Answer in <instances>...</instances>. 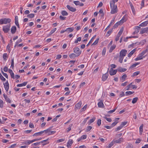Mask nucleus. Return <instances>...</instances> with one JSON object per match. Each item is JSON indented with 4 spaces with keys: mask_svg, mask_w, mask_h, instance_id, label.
<instances>
[{
    "mask_svg": "<svg viewBox=\"0 0 148 148\" xmlns=\"http://www.w3.org/2000/svg\"><path fill=\"white\" fill-rule=\"evenodd\" d=\"M11 19L9 18H4L0 19V24H6L9 23L11 22Z\"/></svg>",
    "mask_w": 148,
    "mask_h": 148,
    "instance_id": "obj_1",
    "label": "nucleus"
},
{
    "mask_svg": "<svg viewBox=\"0 0 148 148\" xmlns=\"http://www.w3.org/2000/svg\"><path fill=\"white\" fill-rule=\"evenodd\" d=\"M11 25L10 24L4 26L3 27V30L5 33L8 32L10 29Z\"/></svg>",
    "mask_w": 148,
    "mask_h": 148,
    "instance_id": "obj_2",
    "label": "nucleus"
},
{
    "mask_svg": "<svg viewBox=\"0 0 148 148\" xmlns=\"http://www.w3.org/2000/svg\"><path fill=\"white\" fill-rule=\"evenodd\" d=\"M50 130L51 128H49L46 130H44V133H45V134H47L48 135H51L56 132L55 131H51Z\"/></svg>",
    "mask_w": 148,
    "mask_h": 148,
    "instance_id": "obj_3",
    "label": "nucleus"
},
{
    "mask_svg": "<svg viewBox=\"0 0 148 148\" xmlns=\"http://www.w3.org/2000/svg\"><path fill=\"white\" fill-rule=\"evenodd\" d=\"M74 52L76 53L78 56H79L81 53V51L79 48L77 47L73 48Z\"/></svg>",
    "mask_w": 148,
    "mask_h": 148,
    "instance_id": "obj_4",
    "label": "nucleus"
},
{
    "mask_svg": "<svg viewBox=\"0 0 148 148\" xmlns=\"http://www.w3.org/2000/svg\"><path fill=\"white\" fill-rule=\"evenodd\" d=\"M110 8L111 9L110 13L111 14H113L117 12L118 10L117 6H115L114 7H113Z\"/></svg>",
    "mask_w": 148,
    "mask_h": 148,
    "instance_id": "obj_5",
    "label": "nucleus"
},
{
    "mask_svg": "<svg viewBox=\"0 0 148 148\" xmlns=\"http://www.w3.org/2000/svg\"><path fill=\"white\" fill-rule=\"evenodd\" d=\"M127 51L125 49L122 50L119 53V56L124 57L127 53Z\"/></svg>",
    "mask_w": 148,
    "mask_h": 148,
    "instance_id": "obj_6",
    "label": "nucleus"
},
{
    "mask_svg": "<svg viewBox=\"0 0 148 148\" xmlns=\"http://www.w3.org/2000/svg\"><path fill=\"white\" fill-rule=\"evenodd\" d=\"M117 71V69L113 70L112 68H111L109 70V72L111 75H113L116 73Z\"/></svg>",
    "mask_w": 148,
    "mask_h": 148,
    "instance_id": "obj_7",
    "label": "nucleus"
},
{
    "mask_svg": "<svg viewBox=\"0 0 148 148\" xmlns=\"http://www.w3.org/2000/svg\"><path fill=\"white\" fill-rule=\"evenodd\" d=\"M127 16L125 15L123 17L122 19L119 22L120 24L122 25L124 22H125L127 20Z\"/></svg>",
    "mask_w": 148,
    "mask_h": 148,
    "instance_id": "obj_8",
    "label": "nucleus"
},
{
    "mask_svg": "<svg viewBox=\"0 0 148 148\" xmlns=\"http://www.w3.org/2000/svg\"><path fill=\"white\" fill-rule=\"evenodd\" d=\"M3 85L5 90L7 92L8 90L9 87V85L8 81H7L5 83H4Z\"/></svg>",
    "mask_w": 148,
    "mask_h": 148,
    "instance_id": "obj_9",
    "label": "nucleus"
},
{
    "mask_svg": "<svg viewBox=\"0 0 148 148\" xmlns=\"http://www.w3.org/2000/svg\"><path fill=\"white\" fill-rule=\"evenodd\" d=\"M118 0H112V1H110V8H112L113 7H114L115 6H117L116 5H115V2H117Z\"/></svg>",
    "mask_w": 148,
    "mask_h": 148,
    "instance_id": "obj_10",
    "label": "nucleus"
},
{
    "mask_svg": "<svg viewBox=\"0 0 148 148\" xmlns=\"http://www.w3.org/2000/svg\"><path fill=\"white\" fill-rule=\"evenodd\" d=\"M148 32V27H146L145 28L142 29L140 31V33L141 34H143L147 32Z\"/></svg>",
    "mask_w": 148,
    "mask_h": 148,
    "instance_id": "obj_11",
    "label": "nucleus"
},
{
    "mask_svg": "<svg viewBox=\"0 0 148 148\" xmlns=\"http://www.w3.org/2000/svg\"><path fill=\"white\" fill-rule=\"evenodd\" d=\"M67 8L70 11L74 12L76 11V9L73 7L70 6L69 5H67L66 6Z\"/></svg>",
    "mask_w": 148,
    "mask_h": 148,
    "instance_id": "obj_12",
    "label": "nucleus"
},
{
    "mask_svg": "<svg viewBox=\"0 0 148 148\" xmlns=\"http://www.w3.org/2000/svg\"><path fill=\"white\" fill-rule=\"evenodd\" d=\"M146 56V55H145L144 56H143V57L142 56H141L140 55V54L138 55V56L136 58H135V61H138V60H141V59H143V58H145Z\"/></svg>",
    "mask_w": 148,
    "mask_h": 148,
    "instance_id": "obj_13",
    "label": "nucleus"
},
{
    "mask_svg": "<svg viewBox=\"0 0 148 148\" xmlns=\"http://www.w3.org/2000/svg\"><path fill=\"white\" fill-rule=\"evenodd\" d=\"M11 33L12 34H14L16 31V26H13L11 28Z\"/></svg>",
    "mask_w": 148,
    "mask_h": 148,
    "instance_id": "obj_14",
    "label": "nucleus"
},
{
    "mask_svg": "<svg viewBox=\"0 0 148 148\" xmlns=\"http://www.w3.org/2000/svg\"><path fill=\"white\" fill-rule=\"evenodd\" d=\"M140 29V27L139 26H136V27L135 31L133 33V34H135L138 33Z\"/></svg>",
    "mask_w": 148,
    "mask_h": 148,
    "instance_id": "obj_15",
    "label": "nucleus"
},
{
    "mask_svg": "<svg viewBox=\"0 0 148 148\" xmlns=\"http://www.w3.org/2000/svg\"><path fill=\"white\" fill-rule=\"evenodd\" d=\"M117 71L120 72H123L127 70V69L123 68L121 67H119L117 69Z\"/></svg>",
    "mask_w": 148,
    "mask_h": 148,
    "instance_id": "obj_16",
    "label": "nucleus"
},
{
    "mask_svg": "<svg viewBox=\"0 0 148 148\" xmlns=\"http://www.w3.org/2000/svg\"><path fill=\"white\" fill-rule=\"evenodd\" d=\"M148 24V20L145 21L139 25L141 27L146 26Z\"/></svg>",
    "mask_w": 148,
    "mask_h": 148,
    "instance_id": "obj_17",
    "label": "nucleus"
},
{
    "mask_svg": "<svg viewBox=\"0 0 148 148\" xmlns=\"http://www.w3.org/2000/svg\"><path fill=\"white\" fill-rule=\"evenodd\" d=\"M127 77V76L126 74H124L120 78L121 81L122 82H124L125 80Z\"/></svg>",
    "mask_w": 148,
    "mask_h": 148,
    "instance_id": "obj_18",
    "label": "nucleus"
},
{
    "mask_svg": "<svg viewBox=\"0 0 148 148\" xmlns=\"http://www.w3.org/2000/svg\"><path fill=\"white\" fill-rule=\"evenodd\" d=\"M82 104V102L81 101L79 102L75 105V107L77 109H79L80 108Z\"/></svg>",
    "mask_w": 148,
    "mask_h": 148,
    "instance_id": "obj_19",
    "label": "nucleus"
},
{
    "mask_svg": "<svg viewBox=\"0 0 148 148\" xmlns=\"http://www.w3.org/2000/svg\"><path fill=\"white\" fill-rule=\"evenodd\" d=\"M98 106L99 108H103L104 106V104L102 101H100L98 103Z\"/></svg>",
    "mask_w": 148,
    "mask_h": 148,
    "instance_id": "obj_20",
    "label": "nucleus"
},
{
    "mask_svg": "<svg viewBox=\"0 0 148 148\" xmlns=\"http://www.w3.org/2000/svg\"><path fill=\"white\" fill-rule=\"evenodd\" d=\"M114 20H112L110 23L109 24V25L107 26V27L104 30V32H106V31L109 29L110 26L112 25L113 23L114 22Z\"/></svg>",
    "mask_w": 148,
    "mask_h": 148,
    "instance_id": "obj_21",
    "label": "nucleus"
},
{
    "mask_svg": "<svg viewBox=\"0 0 148 148\" xmlns=\"http://www.w3.org/2000/svg\"><path fill=\"white\" fill-rule=\"evenodd\" d=\"M43 133H44V130L43 131H41L40 132H37V133H34L33 135V136H38L40 135H41Z\"/></svg>",
    "mask_w": 148,
    "mask_h": 148,
    "instance_id": "obj_22",
    "label": "nucleus"
},
{
    "mask_svg": "<svg viewBox=\"0 0 148 148\" xmlns=\"http://www.w3.org/2000/svg\"><path fill=\"white\" fill-rule=\"evenodd\" d=\"M27 82H25L22 84H19L17 85L16 86L18 87H21L24 86L27 84Z\"/></svg>",
    "mask_w": 148,
    "mask_h": 148,
    "instance_id": "obj_23",
    "label": "nucleus"
},
{
    "mask_svg": "<svg viewBox=\"0 0 148 148\" xmlns=\"http://www.w3.org/2000/svg\"><path fill=\"white\" fill-rule=\"evenodd\" d=\"M136 51V49H134L132 50L128 55V57L129 58Z\"/></svg>",
    "mask_w": 148,
    "mask_h": 148,
    "instance_id": "obj_24",
    "label": "nucleus"
},
{
    "mask_svg": "<svg viewBox=\"0 0 148 148\" xmlns=\"http://www.w3.org/2000/svg\"><path fill=\"white\" fill-rule=\"evenodd\" d=\"M73 143V141L72 140L70 139L68 141L67 143V146L69 147V146H71L72 144Z\"/></svg>",
    "mask_w": 148,
    "mask_h": 148,
    "instance_id": "obj_25",
    "label": "nucleus"
},
{
    "mask_svg": "<svg viewBox=\"0 0 148 148\" xmlns=\"http://www.w3.org/2000/svg\"><path fill=\"white\" fill-rule=\"evenodd\" d=\"M123 141V138H120L118 140H114L115 143H120Z\"/></svg>",
    "mask_w": 148,
    "mask_h": 148,
    "instance_id": "obj_26",
    "label": "nucleus"
},
{
    "mask_svg": "<svg viewBox=\"0 0 148 148\" xmlns=\"http://www.w3.org/2000/svg\"><path fill=\"white\" fill-rule=\"evenodd\" d=\"M96 35H95L91 39L90 41L89 42V43L86 45V46L87 47H88V46H89V45H90V44L94 40V39L95 38H96Z\"/></svg>",
    "mask_w": 148,
    "mask_h": 148,
    "instance_id": "obj_27",
    "label": "nucleus"
},
{
    "mask_svg": "<svg viewBox=\"0 0 148 148\" xmlns=\"http://www.w3.org/2000/svg\"><path fill=\"white\" fill-rule=\"evenodd\" d=\"M69 56L70 58L74 59L76 57H77L78 56H77V55L74 53H73L69 55Z\"/></svg>",
    "mask_w": 148,
    "mask_h": 148,
    "instance_id": "obj_28",
    "label": "nucleus"
},
{
    "mask_svg": "<svg viewBox=\"0 0 148 148\" xmlns=\"http://www.w3.org/2000/svg\"><path fill=\"white\" fill-rule=\"evenodd\" d=\"M121 24H120V23L119 22V21L117 22L113 26V28L112 29H115L119 25H121Z\"/></svg>",
    "mask_w": 148,
    "mask_h": 148,
    "instance_id": "obj_29",
    "label": "nucleus"
},
{
    "mask_svg": "<svg viewBox=\"0 0 148 148\" xmlns=\"http://www.w3.org/2000/svg\"><path fill=\"white\" fill-rule=\"evenodd\" d=\"M73 30V27H69L66 29V32H68L69 33L72 32Z\"/></svg>",
    "mask_w": 148,
    "mask_h": 148,
    "instance_id": "obj_30",
    "label": "nucleus"
},
{
    "mask_svg": "<svg viewBox=\"0 0 148 148\" xmlns=\"http://www.w3.org/2000/svg\"><path fill=\"white\" fill-rule=\"evenodd\" d=\"M116 47V46L115 45H113L110 47V49L109 51L110 53H111L112 52L113 50Z\"/></svg>",
    "mask_w": 148,
    "mask_h": 148,
    "instance_id": "obj_31",
    "label": "nucleus"
},
{
    "mask_svg": "<svg viewBox=\"0 0 148 148\" xmlns=\"http://www.w3.org/2000/svg\"><path fill=\"white\" fill-rule=\"evenodd\" d=\"M143 125L142 124L139 127V131L140 134V135L142 134V133L143 131Z\"/></svg>",
    "mask_w": 148,
    "mask_h": 148,
    "instance_id": "obj_32",
    "label": "nucleus"
},
{
    "mask_svg": "<svg viewBox=\"0 0 148 148\" xmlns=\"http://www.w3.org/2000/svg\"><path fill=\"white\" fill-rule=\"evenodd\" d=\"M108 75L107 74H103L102 76V80L103 81L106 80L108 78Z\"/></svg>",
    "mask_w": 148,
    "mask_h": 148,
    "instance_id": "obj_33",
    "label": "nucleus"
},
{
    "mask_svg": "<svg viewBox=\"0 0 148 148\" xmlns=\"http://www.w3.org/2000/svg\"><path fill=\"white\" fill-rule=\"evenodd\" d=\"M3 57L5 60H6L8 58V55L7 53H4L3 56Z\"/></svg>",
    "mask_w": 148,
    "mask_h": 148,
    "instance_id": "obj_34",
    "label": "nucleus"
},
{
    "mask_svg": "<svg viewBox=\"0 0 148 148\" xmlns=\"http://www.w3.org/2000/svg\"><path fill=\"white\" fill-rule=\"evenodd\" d=\"M95 119L96 118L95 117H93L92 119H90L88 122V125H90L93 123L95 121Z\"/></svg>",
    "mask_w": 148,
    "mask_h": 148,
    "instance_id": "obj_35",
    "label": "nucleus"
},
{
    "mask_svg": "<svg viewBox=\"0 0 148 148\" xmlns=\"http://www.w3.org/2000/svg\"><path fill=\"white\" fill-rule=\"evenodd\" d=\"M61 14L63 16H67L68 14L67 12L64 10H63L62 11Z\"/></svg>",
    "mask_w": 148,
    "mask_h": 148,
    "instance_id": "obj_36",
    "label": "nucleus"
},
{
    "mask_svg": "<svg viewBox=\"0 0 148 148\" xmlns=\"http://www.w3.org/2000/svg\"><path fill=\"white\" fill-rule=\"evenodd\" d=\"M138 99V98L137 97H136L134 98L132 101V103L133 104L135 103L137 101Z\"/></svg>",
    "mask_w": 148,
    "mask_h": 148,
    "instance_id": "obj_37",
    "label": "nucleus"
},
{
    "mask_svg": "<svg viewBox=\"0 0 148 148\" xmlns=\"http://www.w3.org/2000/svg\"><path fill=\"white\" fill-rule=\"evenodd\" d=\"M134 93V92H132L130 91H128L125 92V95H131Z\"/></svg>",
    "mask_w": 148,
    "mask_h": 148,
    "instance_id": "obj_38",
    "label": "nucleus"
},
{
    "mask_svg": "<svg viewBox=\"0 0 148 148\" xmlns=\"http://www.w3.org/2000/svg\"><path fill=\"white\" fill-rule=\"evenodd\" d=\"M123 31V27H122V28H121L119 32V33H118V34H117L121 36V35L122 34Z\"/></svg>",
    "mask_w": 148,
    "mask_h": 148,
    "instance_id": "obj_39",
    "label": "nucleus"
},
{
    "mask_svg": "<svg viewBox=\"0 0 148 148\" xmlns=\"http://www.w3.org/2000/svg\"><path fill=\"white\" fill-rule=\"evenodd\" d=\"M33 142V140H27L25 141V143L26 144L29 145Z\"/></svg>",
    "mask_w": 148,
    "mask_h": 148,
    "instance_id": "obj_40",
    "label": "nucleus"
},
{
    "mask_svg": "<svg viewBox=\"0 0 148 148\" xmlns=\"http://www.w3.org/2000/svg\"><path fill=\"white\" fill-rule=\"evenodd\" d=\"M73 124H71L69 125V127L66 129V131L67 132H69V131L71 130V128L73 126Z\"/></svg>",
    "mask_w": 148,
    "mask_h": 148,
    "instance_id": "obj_41",
    "label": "nucleus"
},
{
    "mask_svg": "<svg viewBox=\"0 0 148 148\" xmlns=\"http://www.w3.org/2000/svg\"><path fill=\"white\" fill-rule=\"evenodd\" d=\"M140 62H137V63H136L135 64H133V65H132L130 67V68H134V67H135L137 65L139 64H140Z\"/></svg>",
    "mask_w": 148,
    "mask_h": 148,
    "instance_id": "obj_42",
    "label": "nucleus"
},
{
    "mask_svg": "<svg viewBox=\"0 0 148 148\" xmlns=\"http://www.w3.org/2000/svg\"><path fill=\"white\" fill-rule=\"evenodd\" d=\"M81 37H78L77 38V40L74 41V43L77 44L78 43V41H80L81 40Z\"/></svg>",
    "mask_w": 148,
    "mask_h": 148,
    "instance_id": "obj_43",
    "label": "nucleus"
},
{
    "mask_svg": "<svg viewBox=\"0 0 148 148\" xmlns=\"http://www.w3.org/2000/svg\"><path fill=\"white\" fill-rule=\"evenodd\" d=\"M124 57L119 56V62L121 63H122L123 61Z\"/></svg>",
    "mask_w": 148,
    "mask_h": 148,
    "instance_id": "obj_44",
    "label": "nucleus"
},
{
    "mask_svg": "<svg viewBox=\"0 0 148 148\" xmlns=\"http://www.w3.org/2000/svg\"><path fill=\"white\" fill-rule=\"evenodd\" d=\"M113 30V29H110L107 32V35L109 36L112 33Z\"/></svg>",
    "mask_w": 148,
    "mask_h": 148,
    "instance_id": "obj_45",
    "label": "nucleus"
},
{
    "mask_svg": "<svg viewBox=\"0 0 148 148\" xmlns=\"http://www.w3.org/2000/svg\"><path fill=\"white\" fill-rule=\"evenodd\" d=\"M34 16V14H28L27 16L29 18H33Z\"/></svg>",
    "mask_w": 148,
    "mask_h": 148,
    "instance_id": "obj_46",
    "label": "nucleus"
},
{
    "mask_svg": "<svg viewBox=\"0 0 148 148\" xmlns=\"http://www.w3.org/2000/svg\"><path fill=\"white\" fill-rule=\"evenodd\" d=\"M99 38H97L95 41L92 44V45H96L98 43Z\"/></svg>",
    "mask_w": 148,
    "mask_h": 148,
    "instance_id": "obj_47",
    "label": "nucleus"
},
{
    "mask_svg": "<svg viewBox=\"0 0 148 148\" xmlns=\"http://www.w3.org/2000/svg\"><path fill=\"white\" fill-rule=\"evenodd\" d=\"M114 140H113L112 142H111L108 145V147L109 148H110L111 147H112L114 143Z\"/></svg>",
    "mask_w": 148,
    "mask_h": 148,
    "instance_id": "obj_48",
    "label": "nucleus"
},
{
    "mask_svg": "<svg viewBox=\"0 0 148 148\" xmlns=\"http://www.w3.org/2000/svg\"><path fill=\"white\" fill-rule=\"evenodd\" d=\"M15 24H17V23H19L18 21V18L17 16H16L15 17Z\"/></svg>",
    "mask_w": 148,
    "mask_h": 148,
    "instance_id": "obj_49",
    "label": "nucleus"
},
{
    "mask_svg": "<svg viewBox=\"0 0 148 148\" xmlns=\"http://www.w3.org/2000/svg\"><path fill=\"white\" fill-rule=\"evenodd\" d=\"M103 118L104 119H106L107 121H108L109 122H110L112 121V119L111 118H108L106 117V116H103Z\"/></svg>",
    "mask_w": 148,
    "mask_h": 148,
    "instance_id": "obj_50",
    "label": "nucleus"
},
{
    "mask_svg": "<svg viewBox=\"0 0 148 148\" xmlns=\"http://www.w3.org/2000/svg\"><path fill=\"white\" fill-rule=\"evenodd\" d=\"M87 107V105H86L85 106H84V107L81 109V110H80L81 112H82L86 110Z\"/></svg>",
    "mask_w": 148,
    "mask_h": 148,
    "instance_id": "obj_51",
    "label": "nucleus"
},
{
    "mask_svg": "<svg viewBox=\"0 0 148 148\" xmlns=\"http://www.w3.org/2000/svg\"><path fill=\"white\" fill-rule=\"evenodd\" d=\"M5 99L7 102H8L9 103H11V100L8 97L5 98Z\"/></svg>",
    "mask_w": 148,
    "mask_h": 148,
    "instance_id": "obj_52",
    "label": "nucleus"
},
{
    "mask_svg": "<svg viewBox=\"0 0 148 148\" xmlns=\"http://www.w3.org/2000/svg\"><path fill=\"white\" fill-rule=\"evenodd\" d=\"M123 127L122 126L120 125L119 126L117 127L116 129V131H118L121 130Z\"/></svg>",
    "mask_w": 148,
    "mask_h": 148,
    "instance_id": "obj_53",
    "label": "nucleus"
},
{
    "mask_svg": "<svg viewBox=\"0 0 148 148\" xmlns=\"http://www.w3.org/2000/svg\"><path fill=\"white\" fill-rule=\"evenodd\" d=\"M92 128V127L91 126H88L87 127L86 129V132H88L90 131Z\"/></svg>",
    "mask_w": 148,
    "mask_h": 148,
    "instance_id": "obj_54",
    "label": "nucleus"
},
{
    "mask_svg": "<svg viewBox=\"0 0 148 148\" xmlns=\"http://www.w3.org/2000/svg\"><path fill=\"white\" fill-rule=\"evenodd\" d=\"M3 102L2 100L0 99V107L2 108L3 106Z\"/></svg>",
    "mask_w": 148,
    "mask_h": 148,
    "instance_id": "obj_55",
    "label": "nucleus"
},
{
    "mask_svg": "<svg viewBox=\"0 0 148 148\" xmlns=\"http://www.w3.org/2000/svg\"><path fill=\"white\" fill-rule=\"evenodd\" d=\"M101 124V120L100 119L98 120L97 121V124L99 126Z\"/></svg>",
    "mask_w": 148,
    "mask_h": 148,
    "instance_id": "obj_56",
    "label": "nucleus"
},
{
    "mask_svg": "<svg viewBox=\"0 0 148 148\" xmlns=\"http://www.w3.org/2000/svg\"><path fill=\"white\" fill-rule=\"evenodd\" d=\"M130 5L131 7V8L132 9V11L133 12H134V11H135L134 8L133 6V5L131 3H130Z\"/></svg>",
    "mask_w": 148,
    "mask_h": 148,
    "instance_id": "obj_57",
    "label": "nucleus"
},
{
    "mask_svg": "<svg viewBox=\"0 0 148 148\" xmlns=\"http://www.w3.org/2000/svg\"><path fill=\"white\" fill-rule=\"evenodd\" d=\"M106 52V49L105 48H103L102 51V55L104 56L105 55Z\"/></svg>",
    "mask_w": 148,
    "mask_h": 148,
    "instance_id": "obj_58",
    "label": "nucleus"
},
{
    "mask_svg": "<svg viewBox=\"0 0 148 148\" xmlns=\"http://www.w3.org/2000/svg\"><path fill=\"white\" fill-rule=\"evenodd\" d=\"M140 71H137L136 72L134 73L133 74V75L134 76H136L137 75L140 73Z\"/></svg>",
    "mask_w": 148,
    "mask_h": 148,
    "instance_id": "obj_59",
    "label": "nucleus"
},
{
    "mask_svg": "<svg viewBox=\"0 0 148 148\" xmlns=\"http://www.w3.org/2000/svg\"><path fill=\"white\" fill-rule=\"evenodd\" d=\"M125 95V94L123 92H122L120 93V94L119 97H123Z\"/></svg>",
    "mask_w": 148,
    "mask_h": 148,
    "instance_id": "obj_60",
    "label": "nucleus"
},
{
    "mask_svg": "<svg viewBox=\"0 0 148 148\" xmlns=\"http://www.w3.org/2000/svg\"><path fill=\"white\" fill-rule=\"evenodd\" d=\"M87 136L86 135H83L81 137V139H85L86 138Z\"/></svg>",
    "mask_w": 148,
    "mask_h": 148,
    "instance_id": "obj_61",
    "label": "nucleus"
},
{
    "mask_svg": "<svg viewBox=\"0 0 148 148\" xmlns=\"http://www.w3.org/2000/svg\"><path fill=\"white\" fill-rule=\"evenodd\" d=\"M56 28H54V29H52L51 31L50 32V34H52L54 33L56 31Z\"/></svg>",
    "mask_w": 148,
    "mask_h": 148,
    "instance_id": "obj_62",
    "label": "nucleus"
},
{
    "mask_svg": "<svg viewBox=\"0 0 148 148\" xmlns=\"http://www.w3.org/2000/svg\"><path fill=\"white\" fill-rule=\"evenodd\" d=\"M64 139H61L58 140H57V142L58 143H59L61 142L64 141Z\"/></svg>",
    "mask_w": 148,
    "mask_h": 148,
    "instance_id": "obj_63",
    "label": "nucleus"
},
{
    "mask_svg": "<svg viewBox=\"0 0 148 148\" xmlns=\"http://www.w3.org/2000/svg\"><path fill=\"white\" fill-rule=\"evenodd\" d=\"M73 3L76 5H78L80 4L79 1H74Z\"/></svg>",
    "mask_w": 148,
    "mask_h": 148,
    "instance_id": "obj_64",
    "label": "nucleus"
}]
</instances>
